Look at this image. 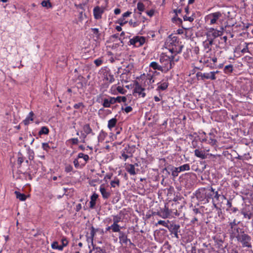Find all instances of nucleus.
I'll list each match as a JSON object with an SVG mask.
<instances>
[{
    "instance_id": "f257e3e1",
    "label": "nucleus",
    "mask_w": 253,
    "mask_h": 253,
    "mask_svg": "<svg viewBox=\"0 0 253 253\" xmlns=\"http://www.w3.org/2000/svg\"><path fill=\"white\" fill-rule=\"evenodd\" d=\"M227 16H229L221 11H217L207 15L206 20L210 21L211 25L222 24L226 20Z\"/></svg>"
},
{
    "instance_id": "f03ea898",
    "label": "nucleus",
    "mask_w": 253,
    "mask_h": 253,
    "mask_svg": "<svg viewBox=\"0 0 253 253\" xmlns=\"http://www.w3.org/2000/svg\"><path fill=\"white\" fill-rule=\"evenodd\" d=\"M234 238H236L237 241L240 243L243 248H252L251 237L246 233L244 231H241L237 234Z\"/></svg>"
},
{
    "instance_id": "7ed1b4c3",
    "label": "nucleus",
    "mask_w": 253,
    "mask_h": 253,
    "mask_svg": "<svg viewBox=\"0 0 253 253\" xmlns=\"http://www.w3.org/2000/svg\"><path fill=\"white\" fill-rule=\"evenodd\" d=\"M135 151V146L134 145L129 146L127 145L122 151L121 155L124 160L126 161L128 158L133 156V154Z\"/></svg>"
},
{
    "instance_id": "20e7f679",
    "label": "nucleus",
    "mask_w": 253,
    "mask_h": 253,
    "mask_svg": "<svg viewBox=\"0 0 253 253\" xmlns=\"http://www.w3.org/2000/svg\"><path fill=\"white\" fill-rule=\"evenodd\" d=\"M238 224L235 219L233 221L229 222L230 228L228 229V232L230 239H233L237 234L240 233L239 232L240 228L237 226Z\"/></svg>"
},
{
    "instance_id": "39448f33",
    "label": "nucleus",
    "mask_w": 253,
    "mask_h": 253,
    "mask_svg": "<svg viewBox=\"0 0 253 253\" xmlns=\"http://www.w3.org/2000/svg\"><path fill=\"white\" fill-rule=\"evenodd\" d=\"M145 38L144 37L135 36L129 40V44L135 47L142 46L145 42Z\"/></svg>"
},
{
    "instance_id": "423d86ee",
    "label": "nucleus",
    "mask_w": 253,
    "mask_h": 253,
    "mask_svg": "<svg viewBox=\"0 0 253 253\" xmlns=\"http://www.w3.org/2000/svg\"><path fill=\"white\" fill-rule=\"evenodd\" d=\"M196 77L198 80H205L211 79V80H215L216 77L214 76L213 73H203L200 72H198L196 73Z\"/></svg>"
},
{
    "instance_id": "0eeeda50",
    "label": "nucleus",
    "mask_w": 253,
    "mask_h": 253,
    "mask_svg": "<svg viewBox=\"0 0 253 253\" xmlns=\"http://www.w3.org/2000/svg\"><path fill=\"white\" fill-rule=\"evenodd\" d=\"M171 234H173L174 236L178 239L179 238L178 233L180 232V225L178 224L170 223L168 227Z\"/></svg>"
},
{
    "instance_id": "6e6552de",
    "label": "nucleus",
    "mask_w": 253,
    "mask_h": 253,
    "mask_svg": "<svg viewBox=\"0 0 253 253\" xmlns=\"http://www.w3.org/2000/svg\"><path fill=\"white\" fill-rule=\"evenodd\" d=\"M170 212H172V211L165 206L164 209H161L160 211L153 212V215H157L163 218H166L170 215Z\"/></svg>"
},
{
    "instance_id": "1a4fd4ad",
    "label": "nucleus",
    "mask_w": 253,
    "mask_h": 253,
    "mask_svg": "<svg viewBox=\"0 0 253 253\" xmlns=\"http://www.w3.org/2000/svg\"><path fill=\"white\" fill-rule=\"evenodd\" d=\"M105 10V7L99 6H95L93 10L94 17L95 19H100L102 18V15Z\"/></svg>"
},
{
    "instance_id": "9d476101",
    "label": "nucleus",
    "mask_w": 253,
    "mask_h": 253,
    "mask_svg": "<svg viewBox=\"0 0 253 253\" xmlns=\"http://www.w3.org/2000/svg\"><path fill=\"white\" fill-rule=\"evenodd\" d=\"M163 171H166L169 174L171 173V175L173 177H176L178 176V173L180 172L177 168L174 167L173 166L169 165L164 168Z\"/></svg>"
},
{
    "instance_id": "9b49d317",
    "label": "nucleus",
    "mask_w": 253,
    "mask_h": 253,
    "mask_svg": "<svg viewBox=\"0 0 253 253\" xmlns=\"http://www.w3.org/2000/svg\"><path fill=\"white\" fill-rule=\"evenodd\" d=\"M150 67L152 68L154 70H158L162 72L166 73L170 69V66L169 67H167L166 69L164 68V67H162L156 62H152L150 64Z\"/></svg>"
},
{
    "instance_id": "f8f14e48",
    "label": "nucleus",
    "mask_w": 253,
    "mask_h": 253,
    "mask_svg": "<svg viewBox=\"0 0 253 253\" xmlns=\"http://www.w3.org/2000/svg\"><path fill=\"white\" fill-rule=\"evenodd\" d=\"M221 32L220 31L211 28L207 33L206 35L208 38H211L213 40L221 35Z\"/></svg>"
},
{
    "instance_id": "ddd939ff",
    "label": "nucleus",
    "mask_w": 253,
    "mask_h": 253,
    "mask_svg": "<svg viewBox=\"0 0 253 253\" xmlns=\"http://www.w3.org/2000/svg\"><path fill=\"white\" fill-rule=\"evenodd\" d=\"M145 89L142 87L138 82H136L135 84V87L134 88V92L138 93L139 96L142 97H144L146 96V93L144 92Z\"/></svg>"
},
{
    "instance_id": "4468645a",
    "label": "nucleus",
    "mask_w": 253,
    "mask_h": 253,
    "mask_svg": "<svg viewBox=\"0 0 253 253\" xmlns=\"http://www.w3.org/2000/svg\"><path fill=\"white\" fill-rule=\"evenodd\" d=\"M203 190L205 195V198L207 199V201H209L210 199H212L213 203L214 189L211 187L209 189L204 188Z\"/></svg>"
},
{
    "instance_id": "2eb2a0df",
    "label": "nucleus",
    "mask_w": 253,
    "mask_h": 253,
    "mask_svg": "<svg viewBox=\"0 0 253 253\" xmlns=\"http://www.w3.org/2000/svg\"><path fill=\"white\" fill-rule=\"evenodd\" d=\"M112 217L113 222L112 225L120 232L122 227L118 224V223L122 221V217L120 215H113Z\"/></svg>"
},
{
    "instance_id": "dca6fc26",
    "label": "nucleus",
    "mask_w": 253,
    "mask_h": 253,
    "mask_svg": "<svg viewBox=\"0 0 253 253\" xmlns=\"http://www.w3.org/2000/svg\"><path fill=\"white\" fill-rule=\"evenodd\" d=\"M213 43V39L208 38V39L203 42V46L205 49H207V53L211 50V46Z\"/></svg>"
},
{
    "instance_id": "f3484780",
    "label": "nucleus",
    "mask_w": 253,
    "mask_h": 253,
    "mask_svg": "<svg viewBox=\"0 0 253 253\" xmlns=\"http://www.w3.org/2000/svg\"><path fill=\"white\" fill-rule=\"evenodd\" d=\"M118 232L119 233V240L121 243L126 245L127 242H129L130 244H132L130 240L127 238V236L124 232L121 231V230L120 232Z\"/></svg>"
},
{
    "instance_id": "a211bd4d",
    "label": "nucleus",
    "mask_w": 253,
    "mask_h": 253,
    "mask_svg": "<svg viewBox=\"0 0 253 253\" xmlns=\"http://www.w3.org/2000/svg\"><path fill=\"white\" fill-rule=\"evenodd\" d=\"M115 103V97H110L108 98H105L103 99V103L102 104L104 107L109 108L110 107L111 105Z\"/></svg>"
},
{
    "instance_id": "6ab92c4d",
    "label": "nucleus",
    "mask_w": 253,
    "mask_h": 253,
    "mask_svg": "<svg viewBox=\"0 0 253 253\" xmlns=\"http://www.w3.org/2000/svg\"><path fill=\"white\" fill-rule=\"evenodd\" d=\"M158 87L157 88V91L160 90H165L169 86V83L168 81H162L161 82L158 83Z\"/></svg>"
},
{
    "instance_id": "aec40b11",
    "label": "nucleus",
    "mask_w": 253,
    "mask_h": 253,
    "mask_svg": "<svg viewBox=\"0 0 253 253\" xmlns=\"http://www.w3.org/2000/svg\"><path fill=\"white\" fill-rule=\"evenodd\" d=\"M99 191L104 199H108L111 196V193L106 191L103 185H101Z\"/></svg>"
},
{
    "instance_id": "412c9836",
    "label": "nucleus",
    "mask_w": 253,
    "mask_h": 253,
    "mask_svg": "<svg viewBox=\"0 0 253 253\" xmlns=\"http://www.w3.org/2000/svg\"><path fill=\"white\" fill-rule=\"evenodd\" d=\"M195 155L202 159L207 158L208 154H206L204 151L200 150L199 149H195L194 151Z\"/></svg>"
},
{
    "instance_id": "4be33fe9",
    "label": "nucleus",
    "mask_w": 253,
    "mask_h": 253,
    "mask_svg": "<svg viewBox=\"0 0 253 253\" xmlns=\"http://www.w3.org/2000/svg\"><path fill=\"white\" fill-rule=\"evenodd\" d=\"M98 195L96 193H94L90 197V201L89 202L90 206L89 208L91 209H94L96 204V199L98 198Z\"/></svg>"
},
{
    "instance_id": "5701e85b",
    "label": "nucleus",
    "mask_w": 253,
    "mask_h": 253,
    "mask_svg": "<svg viewBox=\"0 0 253 253\" xmlns=\"http://www.w3.org/2000/svg\"><path fill=\"white\" fill-rule=\"evenodd\" d=\"M209 138L208 139V143L211 146L216 145L217 140L214 138L215 135L212 132H210L209 133Z\"/></svg>"
},
{
    "instance_id": "b1692460",
    "label": "nucleus",
    "mask_w": 253,
    "mask_h": 253,
    "mask_svg": "<svg viewBox=\"0 0 253 253\" xmlns=\"http://www.w3.org/2000/svg\"><path fill=\"white\" fill-rule=\"evenodd\" d=\"M90 229H91V231H90V236L87 237V241H88V243L89 242H90L91 243V245H93V238L95 235V228L93 226L91 227Z\"/></svg>"
},
{
    "instance_id": "393cba45",
    "label": "nucleus",
    "mask_w": 253,
    "mask_h": 253,
    "mask_svg": "<svg viewBox=\"0 0 253 253\" xmlns=\"http://www.w3.org/2000/svg\"><path fill=\"white\" fill-rule=\"evenodd\" d=\"M126 170L130 175H134L136 173L134 165L132 164H128L126 167Z\"/></svg>"
},
{
    "instance_id": "a878e982",
    "label": "nucleus",
    "mask_w": 253,
    "mask_h": 253,
    "mask_svg": "<svg viewBox=\"0 0 253 253\" xmlns=\"http://www.w3.org/2000/svg\"><path fill=\"white\" fill-rule=\"evenodd\" d=\"M117 120L116 118H112L108 121V127L111 130L117 124Z\"/></svg>"
},
{
    "instance_id": "bb28decb",
    "label": "nucleus",
    "mask_w": 253,
    "mask_h": 253,
    "mask_svg": "<svg viewBox=\"0 0 253 253\" xmlns=\"http://www.w3.org/2000/svg\"><path fill=\"white\" fill-rule=\"evenodd\" d=\"M83 129L85 133L86 134H89L91 133L92 134H94V133L92 131V128L90 127L89 124H85L83 126Z\"/></svg>"
},
{
    "instance_id": "cd10ccee",
    "label": "nucleus",
    "mask_w": 253,
    "mask_h": 253,
    "mask_svg": "<svg viewBox=\"0 0 253 253\" xmlns=\"http://www.w3.org/2000/svg\"><path fill=\"white\" fill-rule=\"evenodd\" d=\"M34 115V113L32 111L30 112L28 117L23 121L24 124L28 125L30 123V121H33Z\"/></svg>"
},
{
    "instance_id": "c85d7f7f",
    "label": "nucleus",
    "mask_w": 253,
    "mask_h": 253,
    "mask_svg": "<svg viewBox=\"0 0 253 253\" xmlns=\"http://www.w3.org/2000/svg\"><path fill=\"white\" fill-rule=\"evenodd\" d=\"M220 198H221L222 199H225V197L224 195H222L221 194H219L218 193V191H215V189H214V195H213V203L215 202V200L216 201H219Z\"/></svg>"
},
{
    "instance_id": "c756f323",
    "label": "nucleus",
    "mask_w": 253,
    "mask_h": 253,
    "mask_svg": "<svg viewBox=\"0 0 253 253\" xmlns=\"http://www.w3.org/2000/svg\"><path fill=\"white\" fill-rule=\"evenodd\" d=\"M174 58L175 56L174 55H170V56H167V55H164L163 56L160 57V62H163V61H166L168 60V59L170 60V61L174 62Z\"/></svg>"
},
{
    "instance_id": "7c9ffc66",
    "label": "nucleus",
    "mask_w": 253,
    "mask_h": 253,
    "mask_svg": "<svg viewBox=\"0 0 253 253\" xmlns=\"http://www.w3.org/2000/svg\"><path fill=\"white\" fill-rule=\"evenodd\" d=\"M241 213L244 215V217L250 219L252 216V213L250 211H247L245 209H242Z\"/></svg>"
},
{
    "instance_id": "2f4dec72",
    "label": "nucleus",
    "mask_w": 253,
    "mask_h": 253,
    "mask_svg": "<svg viewBox=\"0 0 253 253\" xmlns=\"http://www.w3.org/2000/svg\"><path fill=\"white\" fill-rule=\"evenodd\" d=\"M14 193L16 196V198L17 199H19L20 201H24L26 200V199L27 198V196L24 194L21 193L17 191H15Z\"/></svg>"
},
{
    "instance_id": "473e14b6",
    "label": "nucleus",
    "mask_w": 253,
    "mask_h": 253,
    "mask_svg": "<svg viewBox=\"0 0 253 253\" xmlns=\"http://www.w3.org/2000/svg\"><path fill=\"white\" fill-rule=\"evenodd\" d=\"M133 68V65L132 63L128 64L126 66V68L124 69V72L122 75L127 74L131 72V71Z\"/></svg>"
},
{
    "instance_id": "72a5a7b5",
    "label": "nucleus",
    "mask_w": 253,
    "mask_h": 253,
    "mask_svg": "<svg viewBox=\"0 0 253 253\" xmlns=\"http://www.w3.org/2000/svg\"><path fill=\"white\" fill-rule=\"evenodd\" d=\"M91 31L93 34L95 35V37L97 40H99L100 38L101 34L99 33V31L97 28H91Z\"/></svg>"
},
{
    "instance_id": "f704fd0d",
    "label": "nucleus",
    "mask_w": 253,
    "mask_h": 253,
    "mask_svg": "<svg viewBox=\"0 0 253 253\" xmlns=\"http://www.w3.org/2000/svg\"><path fill=\"white\" fill-rule=\"evenodd\" d=\"M106 136H107V133H105L103 130H101L100 131V132L99 133V135L98 136V142H102L104 140V139L106 137Z\"/></svg>"
},
{
    "instance_id": "c9c22d12",
    "label": "nucleus",
    "mask_w": 253,
    "mask_h": 253,
    "mask_svg": "<svg viewBox=\"0 0 253 253\" xmlns=\"http://www.w3.org/2000/svg\"><path fill=\"white\" fill-rule=\"evenodd\" d=\"M110 184L112 187L115 188L116 186L119 187L120 180L117 177H115L114 180L111 181Z\"/></svg>"
},
{
    "instance_id": "e433bc0d",
    "label": "nucleus",
    "mask_w": 253,
    "mask_h": 253,
    "mask_svg": "<svg viewBox=\"0 0 253 253\" xmlns=\"http://www.w3.org/2000/svg\"><path fill=\"white\" fill-rule=\"evenodd\" d=\"M51 248L53 249H57V250H58L59 251H62L63 250L62 247L61 246V245H58V242L57 241H54L51 244Z\"/></svg>"
},
{
    "instance_id": "4c0bfd02",
    "label": "nucleus",
    "mask_w": 253,
    "mask_h": 253,
    "mask_svg": "<svg viewBox=\"0 0 253 253\" xmlns=\"http://www.w3.org/2000/svg\"><path fill=\"white\" fill-rule=\"evenodd\" d=\"M178 169H179V170L180 171V172L185 170H190V165L188 164H186L178 167Z\"/></svg>"
},
{
    "instance_id": "58836bf2",
    "label": "nucleus",
    "mask_w": 253,
    "mask_h": 253,
    "mask_svg": "<svg viewBox=\"0 0 253 253\" xmlns=\"http://www.w3.org/2000/svg\"><path fill=\"white\" fill-rule=\"evenodd\" d=\"M43 7H46L47 8L52 7V4L49 0H44L41 3Z\"/></svg>"
},
{
    "instance_id": "ea45409f",
    "label": "nucleus",
    "mask_w": 253,
    "mask_h": 253,
    "mask_svg": "<svg viewBox=\"0 0 253 253\" xmlns=\"http://www.w3.org/2000/svg\"><path fill=\"white\" fill-rule=\"evenodd\" d=\"M49 133V129L46 126L42 127L41 130L39 132V134L40 135L42 134H47Z\"/></svg>"
},
{
    "instance_id": "a19ab883",
    "label": "nucleus",
    "mask_w": 253,
    "mask_h": 253,
    "mask_svg": "<svg viewBox=\"0 0 253 253\" xmlns=\"http://www.w3.org/2000/svg\"><path fill=\"white\" fill-rule=\"evenodd\" d=\"M233 71V65H228L225 66L224 69V72L225 74H230Z\"/></svg>"
},
{
    "instance_id": "79ce46f5",
    "label": "nucleus",
    "mask_w": 253,
    "mask_h": 253,
    "mask_svg": "<svg viewBox=\"0 0 253 253\" xmlns=\"http://www.w3.org/2000/svg\"><path fill=\"white\" fill-rule=\"evenodd\" d=\"M183 20L184 21H189V22H193L195 18V14H193L190 16H188L187 15L183 16Z\"/></svg>"
},
{
    "instance_id": "37998d69",
    "label": "nucleus",
    "mask_w": 253,
    "mask_h": 253,
    "mask_svg": "<svg viewBox=\"0 0 253 253\" xmlns=\"http://www.w3.org/2000/svg\"><path fill=\"white\" fill-rule=\"evenodd\" d=\"M137 8L140 11H143L145 9V5L141 2H138L137 4Z\"/></svg>"
},
{
    "instance_id": "c03bdc74",
    "label": "nucleus",
    "mask_w": 253,
    "mask_h": 253,
    "mask_svg": "<svg viewBox=\"0 0 253 253\" xmlns=\"http://www.w3.org/2000/svg\"><path fill=\"white\" fill-rule=\"evenodd\" d=\"M84 107V105L83 102H80L79 103L75 104L74 105V108L76 109H79L81 108L82 109Z\"/></svg>"
},
{
    "instance_id": "a18cd8bd",
    "label": "nucleus",
    "mask_w": 253,
    "mask_h": 253,
    "mask_svg": "<svg viewBox=\"0 0 253 253\" xmlns=\"http://www.w3.org/2000/svg\"><path fill=\"white\" fill-rule=\"evenodd\" d=\"M111 230H112V231L113 232H119L118 230H117V229L112 224L106 228V232L110 231Z\"/></svg>"
},
{
    "instance_id": "49530a36",
    "label": "nucleus",
    "mask_w": 253,
    "mask_h": 253,
    "mask_svg": "<svg viewBox=\"0 0 253 253\" xmlns=\"http://www.w3.org/2000/svg\"><path fill=\"white\" fill-rule=\"evenodd\" d=\"M61 243H62V245H61V246L62 247V249H63L64 247H66L68 245V241L67 240L66 238L63 237L61 239Z\"/></svg>"
},
{
    "instance_id": "de8ad7c7",
    "label": "nucleus",
    "mask_w": 253,
    "mask_h": 253,
    "mask_svg": "<svg viewBox=\"0 0 253 253\" xmlns=\"http://www.w3.org/2000/svg\"><path fill=\"white\" fill-rule=\"evenodd\" d=\"M19 155L20 156L18 158L17 164L18 165L21 166L22 163L24 162V159L23 157L22 156L21 153H19Z\"/></svg>"
},
{
    "instance_id": "09e8293b",
    "label": "nucleus",
    "mask_w": 253,
    "mask_h": 253,
    "mask_svg": "<svg viewBox=\"0 0 253 253\" xmlns=\"http://www.w3.org/2000/svg\"><path fill=\"white\" fill-rule=\"evenodd\" d=\"M69 142H71L72 145H77L78 144L79 140L78 138H73L68 140Z\"/></svg>"
},
{
    "instance_id": "8fccbe9b",
    "label": "nucleus",
    "mask_w": 253,
    "mask_h": 253,
    "mask_svg": "<svg viewBox=\"0 0 253 253\" xmlns=\"http://www.w3.org/2000/svg\"><path fill=\"white\" fill-rule=\"evenodd\" d=\"M201 141L202 142H208V138L206 137V133L205 132H202L201 134Z\"/></svg>"
},
{
    "instance_id": "3c124183",
    "label": "nucleus",
    "mask_w": 253,
    "mask_h": 253,
    "mask_svg": "<svg viewBox=\"0 0 253 253\" xmlns=\"http://www.w3.org/2000/svg\"><path fill=\"white\" fill-rule=\"evenodd\" d=\"M42 148L44 150L47 152L48 151L49 149L50 148V146L48 143H42Z\"/></svg>"
},
{
    "instance_id": "603ef678",
    "label": "nucleus",
    "mask_w": 253,
    "mask_h": 253,
    "mask_svg": "<svg viewBox=\"0 0 253 253\" xmlns=\"http://www.w3.org/2000/svg\"><path fill=\"white\" fill-rule=\"evenodd\" d=\"M172 20L173 22H175L176 23H177L178 24H182V19L179 17H177V16H176L174 17L172 19Z\"/></svg>"
},
{
    "instance_id": "864d4df0",
    "label": "nucleus",
    "mask_w": 253,
    "mask_h": 253,
    "mask_svg": "<svg viewBox=\"0 0 253 253\" xmlns=\"http://www.w3.org/2000/svg\"><path fill=\"white\" fill-rule=\"evenodd\" d=\"M94 63L96 66L98 67L103 63V60L101 58H98L94 61Z\"/></svg>"
},
{
    "instance_id": "5fc2aeb1",
    "label": "nucleus",
    "mask_w": 253,
    "mask_h": 253,
    "mask_svg": "<svg viewBox=\"0 0 253 253\" xmlns=\"http://www.w3.org/2000/svg\"><path fill=\"white\" fill-rule=\"evenodd\" d=\"M117 91L122 94H125L126 93V90L124 89L123 88V87L121 86H118L117 87Z\"/></svg>"
},
{
    "instance_id": "6e6d98bb",
    "label": "nucleus",
    "mask_w": 253,
    "mask_h": 253,
    "mask_svg": "<svg viewBox=\"0 0 253 253\" xmlns=\"http://www.w3.org/2000/svg\"><path fill=\"white\" fill-rule=\"evenodd\" d=\"M175 54L181 52L183 46V45H180L176 46L175 44Z\"/></svg>"
},
{
    "instance_id": "4d7b16f0",
    "label": "nucleus",
    "mask_w": 253,
    "mask_h": 253,
    "mask_svg": "<svg viewBox=\"0 0 253 253\" xmlns=\"http://www.w3.org/2000/svg\"><path fill=\"white\" fill-rule=\"evenodd\" d=\"M167 62V66L164 67V68H167V67H169L170 66V69L173 67V65L174 64V62L170 61V60L168 59V60L166 61Z\"/></svg>"
},
{
    "instance_id": "13d9d810",
    "label": "nucleus",
    "mask_w": 253,
    "mask_h": 253,
    "mask_svg": "<svg viewBox=\"0 0 253 253\" xmlns=\"http://www.w3.org/2000/svg\"><path fill=\"white\" fill-rule=\"evenodd\" d=\"M73 167L71 165H67L65 167V170L66 172H69L73 170Z\"/></svg>"
},
{
    "instance_id": "bf43d9fd",
    "label": "nucleus",
    "mask_w": 253,
    "mask_h": 253,
    "mask_svg": "<svg viewBox=\"0 0 253 253\" xmlns=\"http://www.w3.org/2000/svg\"><path fill=\"white\" fill-rule=\"evenodd\" d=\"M122 110H124L126 113H128L130 112L132 110V108L131 106H127L126 108L122 107Z\"/></svg>"
},
{
    "instance_id": "052dcab7",
    "label": "nucleus",
    "mask_w": 253,
    "mask_h": 253,
    "mask_svg": "<svg viewBox=\"0 0 253 253\" xmlns=\"http://www.w3.org/2000/svg\"><path fill=\"white\" fill-rule=\"evenodd\" d=\"M157 224L162 225L164 226L167 227V228L168 227L169 225L168 224V223L166 222L165 221H164V220H159Z\"/></svg>"
},
{
    "instance_id": "680f3d73",
    "label": "nucleus",
    "mask_w": 253,
    "mask_h": 253,
    "mask_svg": "<svg viewBox=\"0 0 253 253\" xmlns=\"http://www.w3.org/2000/svg\"><path fill=\"white\" fill-rule=\"evenodd\" d=\"M127 23L126 21L125 20V19L123 18H121L118 20V23L120 24L121 26H123Z\"/></svg>"
},
{
    "instance_id": "e2e57ef3",
    "label": "nucleus",
    "mask_w": 253,
    "mask_h": 253,
    "mask_svg": "<svg viewBox=\"0 0 253 253\" xmlns=\"http://www.w3.org/2000/svg\"><path fill=\"white\" fill-rule=\"evenodd\" d=\"M73 163L76 168L78 169L80 167V164L78 159L76 158L74 159Z\"/></svg>"
},
{
    "instance_id": "0e129e2a",
    "label": "nucleus",
    "mask_w": 253,
    "mask_h": 253,
    "mask_svg": "<svg viewBox=\"0 0 253 253\" xmlns=\"http://www.w3.org/2000/svg\"><path fill=\"white\" fill-rule=\"evenodd\" d=\"M245 44H246V46L243 49H242L241 50V52L243 53L249 52V48H248L249 43L246 42Z\"/></svg>"
},
{
    "instance_id": "69168bd1",
    "label": "nucleus",
    "mask_w": 253,
    "mask_h": 253,
    "mask_svg": "<svg viewBox=\"0 0 253 253\" xmlns=\"http://www.w3.org/2000/svg\"><path fill=\"white\" fill-rule=\"evenodd\" d=\"M107 80L109 81L110 83H113L115 81L113 75L109 74L108 77H107Z\"/></svg>"
},
{
    "instance_id": "338daca9",
    "label": "nucleus",
    "mask_w": 253,
    "mask_h": 253,
    "mask_svg": "<svg viewBox=\"0 0 253 253\" xmlns=\"http://www.w3.org/2000/svg\"><path fill=\"white\" fill-rule=\"evenodd\" d=\"M87 135V134H86V133H85L84 132V133H83L82 132H81V138L82 139V141H81L82 142H83V143L85 142V139L86 138Z\"/></svg>"
},
{
    "instance_id": "774afa93",
    "label": "nucleus",
    "mask_w": 253,
    "mask_h": 253,
    "mask_svg": "<svg viewBox=\"0 0 253 253\" xmlns=\"http://www.w3.org/2000/svg\"><path fill=\"white\" fill-rule=\"evenodd\" d=\"M129 24L132 25L133 27H136L138 26V23L137 22H133L132 20L129 21Z\"/></svg>"
}]
</instances>
